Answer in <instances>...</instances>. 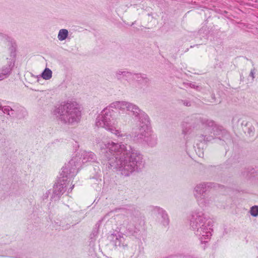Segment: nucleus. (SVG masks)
Returning <instances> with one entry per match:
<instances>
[{"mask_svg":"<svg viewBox=\"0 0 258 258\" xmlns=\"http://www.w3.org/2000/svg\"><path fill=\"white\" fill-rule=\"evenodd\" d=\"M152 208V211L155 214L160 215L161 217L163 219L162 221V223L163 225H168L169 222V218L168 217V215L166 213V212L163 210L162 208L159 207H151Z\"/></svg>","mask_w":258,"mask_h":258,"instance_id":"2eb2a0df","label":"nucleus"},{"mask_svg":"<svg viewBox=\"0 0 258 258\" xmlns=\"http://www.w3.org/2000/svg\"><path fill=\"white\" fill-rule=\"evenodd\" d=\"M189 86L191 87V88H195V85L194 84H192L191 83H190Z\"/></svg>","mask_w":258,"mask_h":258,"instance_id":"393cba45","label":"nucleus"},{"mask_svg":"<svg viewBox=\"0 0 258 258\" xmlns=\"http://www.w3.org/2000/svg\"><path fill=\"white\" fill-rule=\"evenodd\" d=\"M2 107L1 103H0V108Z\"/></svg>","mask_w":258,"mask_h":258,"instance_id":"c85d7f7f","label":"nucleus"},{"mask_svg":"<svg viewBox=\"0 0 258 258\" xmlns=\"http://www.w3.org/2000/svg\"><path fill=\"white\" fill-rule=\"evenodd\" d=\"M114 243L116 246L125 247L127 246V243L125 242V240L122 233H118L116 236Z\"/></svg>","mask_w":258,"mask_h":258,"instance_id":"f3484780","label":"nucleus"},{"mask_svg":"<svg viewBox=\"0 0 258 258\" xmlns=\"http://www.w3.org/2000/svg\"><path fill=\"white\" fill-rule=\"evenodd\" d=\"M121 211L122 214L126 215V219L120 225V229L125 230L126 234L133 235L137 232L138 225H140L142 219L141 213L134 208L126 209L125 208H116L111 212Z\"/></svg>","mask_w":258,"mask_h":258,"instance_id":"39448f33","label":"nucleus"},{"mask_svg":"<svg viewBox=\"0 0 258 258\" xmlns=\"http://www.w3.org/2000/svg\"><path fill=\"white\" fill-rule=\"evenodd\" d=\"M190 226L202 242H206V240L210 238L212 231L210 221L202 212L195 211L192 212Z\"/></svg>","mask_w":258,"mask_h":258,"instance_id":"20e7f679","label":"nucleus"},{"mask_svg":"<svg viewBox=\"0 0 258 258\" xmlns=\"http://www.w3.org/2000/svg\"><path fill=\"white\" fill-rule=\"evenodd\" d=\"M116 77L118 79H125L128 81L131 80H136L139 83L143 85H147L149 80L146 75L142 74H132L130 72L118 71L116 72Z\"/></svg>","mask_w":258,"mask_h":258,"instance_id":"f8f14e48","label":"nucleus"},{"mask_svg":"<svg viewBox=\"0 0 258 258\" xmlns=\"http://www.w3.org/2000/svg\"><path fill=\"white\" fill-rule=\"evenodd\" d=\"M80 165L79 158L73 157L68 163L62 167L60 178L62 181L70 182L78 172V167Z\"/></svg>","mask_w":258,"mask_h":258,"instance_id":"9d476101","label":"nucleus"},{"mask_svg":"<svg viewBox=\"0 0 258 258\" xmlns=\"http://www.w3.org/2000/svg\"><path fill=\"white\" fill-rule=\"evenodd\" d=\"M68 35V31L67 29H62L59 30L58 34V39L60 41L66 39Z\"/></svg>","mask_w":258,"mask_h":258,"instance_id":"6ab92c4d","label":"nucleus"},{"mask_svg":"<svg viewBox=\"0 0 258 258\" xmlns=\"http://www.w3.org/2000/svg\"><path fill=\"white\" fill-rule=\"evenodd\" d=\"M136 139L139 142L146 143L151 147H153L156 144L157 139L150 127L149 118L148 122H140Z\"/></svg>","mask_w":258,"mask_h":258,"instance_id":"0eeeda50","label":"nucleus"},{"mask_svg":"<svg viewBox=\"0 0 258 258\" xmlns=\"http://www.w3.org/2000/svg\"><path fill=\"white\" fill-rule=\"evenodd\" d=\"M182 133L185 136L189 135L194 128L206 129L213 135L207 136L202 135L200 138L201 142L207 143L217 138L221 140L224 136H229L227 132L215 126L214 122L212 120L204 118L200 115H194L188 118L186 121L182 122Z\"/></svg>","mask_w":258,"mask_h":258,"instance_id":"f03ea898","label":"nucleus"},{"mask_svg":"<svg viewBox=\"0 0 258 258\" xmlns=\"http://www.w3.org/2000/svg\"><path fill=\"white\" fill-rule=\"evenodd\" d=\"M174 257L173 256H168V257H167L166 258H174Z\"/></svg>","mask_w":258,"mask_h":258,"instance_id":"bb28decb","label":"nucleus"},{"mask_svg":"<svg viewBox=\"0 0 258 258\" xmlns=\"http://www.w3.org/2000/svg\"><path fill=\"white\" fill-rule=\"evenodd\" d=\"M241 124L246 127L244 130L245 132L249 136H252L254 132V126L249 122L243 121Z\"/></svg>","mask_w":258,"mask_h":258,"instance_id":"a211bd4d","label":"nucleus"},{"mask_svg":"<svg viewBox=\"0 0 258 258\" xmlns=\"http://www.w3.org/2000/svg\"><path fill=\"white\" fill-rule=\"evenodd\" d=\"M182 102L184 105L186 106H190L191 105V103L190 101L188 100H182Z\"/></svg>","mask_w":258,"mask_h":258,"instance_id":"5701e85b","label":"nucleus"},{"mask_svg":"<svg viewBox=\"0 0 258 258\" xmlns=\"http://www.w3.org/2000/svg\"><path fill=\"white\" fill-rule=\"evenodd\" d=\"M74 187V185L73 184L71 186V187L70 188V189H70V191H71L72 190V189H73ZM68 192H69V190H68Z\"/></svg>","mask_w":258,"mask_h":258,"instance_id":"a878e982","label":"nucleus"},{"mask_svg":"<svg viewBox=\"0 0 258 258\" xmlns=\"http://www.w3.org/2000/svg\"><path fill=\"white\" fill-rule=\"evenodd\" d=\"M56 119L61 123L72 125L78 123L81 118V110L75 101L63 102L54 110Z\"/></svg>","mask_w":258,"mask_h":258,"instance_id":"7ed1b4c3","label":"nucleus"},{"mask_svg":"<svg viewBox=\"0 0 258 258\" xmlns=\"http://www.w3.org/2000/svg\"><path fill=\"white\" fill-rule=\"evenodd\" d=\"M96 146L107 161L109 168L113 167L126 176L144 167L143 155L136 148L110 141L96 140Z\"/></svg>","mask_w":258,"mask_h":258,"instance_id":"f257e3e1","label":"nucleus"},{"mask_svg":"<svg viewBox=\"0 0 258 258\" xmlns=\"http://www.w3.org/2000/svg\"><path fill=\"white\" fill-rule=\"evenodd\" d=\"M111 107H115L120 110L126 109L131 112L133 115L139 119L140 122H148V116L144 112L141 110L138 106L133 103L125 101H116L112 103Z\"/></svg>","mask_w":258,"mask_h":258,"instance_id":"6e6552de","label":"nucleus"},{"mask_svg":"<svg viewBox=\"0 0 258 258\" xmlns=\"http://www.w3.org/2000/svg\"><path fill=\"white\" fill-rule=\"evenodd\" d=\"M69 182L62 181V179L59 177L57 182L53 187V192L52 196V199L55 200L59 199L60 196L62 195L67 190V186L69 184Z\"/></svg>","mask_w":258,"mask_h":258,"instance_id":"4468645a","label":"nucleus"},{"mask_svg":"<svg viewBox=\"0 0 258 258\" xmlns=\"http://www.w3.org/2000/svg\"><path fill=\"white\" fill-rule=\"evenodd\" d=\"M254 73H255L254 70V69L251 70L250 71V76H251L252 78V79H253L254 78Z\"/></svg>","mask_w":258,"mask_h":258,"instance_id":"b1692460","label":"nucleus"},{"mask_svg":"<svg viewBox=\"0 0 258 258\" xmlns=\"http://www.w3.org/2000/svg\"><path fill=\"white\" fill-rule=\"evenodd\" d=\"M250 213L251 216L256 217L258 216V206H252L250 210Z\"/></svg>","mask_w":258,"mask_h":258,"instance_id":"4be33fe9","label":"nucleus"},{"mask_svg":"<svg viewBox=\"0 0 258 258\" xmlns=\"http://www.w3.org/2000/svg\"><path fill=\"white\" fill-rule=\"evenodd\" d=\"M212 98H214V97H215V95H214V94H212Z\"/></svg>","mask_w":258,"mask_h":258,"instance_id":"cd10ccee","label":"nucleus"},{"mask_svg":"<svg viewBox=\"0 0 258 258\" xmlns=\"http://www.w3.org/2000/svg\"><path fill=\"white\" fill-rule=\"evenodd\" d=\"M2 110L10 117L18 119H22L27 115L25 109L19 104H14L12 106H5L2 108Z\"/></svg>","mask_w":258,"mask_h":258,"instance_id":"ddd939ff","label":"nucleus"},{"mask_svg":"<svg viewBox=\"0 0 258 258\" xmlns=\"http://www.w3.org/2000/svg\"><path fill=\"white\" fill-rule=\"evenodd\" d=\"M112 113L113 110L110 107L104 109L101 114L96 118L95 125L98 127L105 128L118 137H122L120 131L116 128L114 123L112 122Z\"/></svg>","mask_w":258,"mask_h":258,"instance_id":"423d86ee","label":"nucleus"},{"mask_svg":"<svg viewBox=\"0 0 258 258\" xmlns=\"http://www.w3.org/2000/svg\"><path fill=\"white\" fill-rule=\"evenodd\" d=\"M96 157L95 154L92 152H85L83 154L82 162L86 163L88 162H95Z\"/></svg>","mask_w":258,"mask_h":258,"instance_id":"dca6fc26","label":"nucleus"},{"mask_svg":"<svg viewBox=\"0 0 258 258\" xmlns=\"http://www.w3.org/2000/svg\"><path fill=\"white\" fill-rule=\"evenodd\" d=\"M43 79L49 80L52 77V71L48 68H46L41 74Z\"/></svg>","mask_w":258,"mask_h":258,"instance_id":"aec40b11","label":"nucleus"},{"mask_svg":"<svg viewBox=\"0 0 258 258\" xmlns=\"http://www.w3.org/2000/svg\"><path fill=\"white\" fill-rule=\"evenodd\" d=\"M254 172V169L252 168L245 169L244 171L242 172L243 176L247 177L250 176Z\"/></svg>","mask_w":258,"mask_h":258,"instance_id":"412c9836","label":"nucleus"},{"mask_svg":"<svg viewBox=\"0 0 258 258\" xmlns=\"http://www.w3.org/2000/svg\"><path fill=\"white\" fill-rule=\"evenodd\" d=\"M212 185V183H203L197 185L195 187V197L200 206H206L209 204L210 198L207 196L206 192Z\"/></svg>","mask_w":258,"mask_h":258,"instance_id":"9b49d317","label":"nucleus"},{"mask_svg":"<svg viewBox=\"0 0 258 258\" xmlns=\"http://www.w3.org/2000/svg\"><path fill=\"white\" fill-rule=\"evenodd\" d=\"M10 46L9 50L10 52V58H7L8 66L0 69V80L7 78L11 74L15 63L16 57L17 45L12 38L7 36L6 38Z\"/></svg>","mask_w":258,"mask_h":258,"instance_id":"1a4fd4ad","label":"nucleus"}]
</instances>
